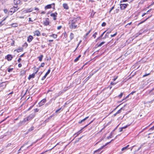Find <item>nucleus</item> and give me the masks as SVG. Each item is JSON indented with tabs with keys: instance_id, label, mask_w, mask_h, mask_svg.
Returning a JSON list of instances; mask_svg holds the SVG:
<instances>
[{
	"instance_id": "obj_1",
	"label": "nucleus",
	"mask_w": 154,
	"mask_h": 154,
	"mask_svg": "<svg viewBox=\"0 0 154 154\" xmlns=\"http://www.w3.org/2000/svg\"><path fill=\"white\" fill-rule=\"evenodd\" d=\"M80 19V17L72 18L70 19L69 21V27L71 29H75L78 28L77 25V22Z\"/></svg>"
},
{
	"instance_id": "obj_2",
	"label": "nucleus",
	"mask_w": 154,
	"mask_h": 154,
	"mask_svg": "<svg viewBox=\"0 0 154 154\" xmlns=\"http://www.w3.org/2000/svg\"><path fill=\"white\" fill-rule=\"evenodd\" d=\"M19 8H17L16 7L14 6V7L11 8L10 10V12L12 13V14L13 13L17 11Z\"/></svg>"
},
{
	"instance_id": "obj_3",
	"label": "nucleus",
	"mask_w": 154,
	"mask_h": 154,
	"mask_svg": "<svg viewBox=\"0 0 154 154\" xmlns=\"http://www.w3.org/2000/svg\"><path fill=\"white\" fill-rule=\"evenodd\" d=\"M27 119V118H25L22 121L20 122L19 123H18V126H20L24 124H25V122L26 121H29Z\"/></svg>"
},
{
	"instance_id": "obj_4",
	"label": "nucleus",
	"mask_w": 154,
	"mask_h": 154,
	"mask_svg": "<svg viewBox=\"0 0 154 154\" xmlns=\"http://www.w3.org/2000/svg\"><path fill=\"white\" fill-rule=\"evenodd\" d=\"M46 99H42L40 102L38 103L39 106H41L43 105L46 102Z\"/></svg>"
},
{
	"instance_id": "obj_5",
	"label": "nucleus",
	"mask_w": 154,
	"mask_h": 154,
	"mask_svg": "<svg viewBox=\"0 0 154 154\" xmlns=\"http://www.w3.org/2000/svg\"><path fill=\"white\" fill-rule=\"evenodd\" d=\"M113 140L112 139V140L111 141L109 142H108V143H106V144L105 145H104L103 146H102V147H101L100 148H99V149H98L95 151L94 152V153H95L96 152H99L101 149H102L103 147L105 146H106V145H107V144H108L111 141Z\"/></svg>"
},
{
	"instance_id": "obj_6",
	"label": "nucleus",
	"mask_w": 154,
	"mask_h": 154,
	"mask_svg": "<svg viewBox=\"0 0 154 154\" xmlns=\"http://www.w3.org/2000/svg\"><path fill=\"white\" fill-rule=\"evenodd\" d=\"M128 4H120V8L121 9H124L127 6Z\"/></svg>"
},
{
	"instance_id": "obj_7",
	"label": "nucleus",
	"mask_w": 154,
	"mask_h": 154,
	"mask_svg": "<svg viewBox=\"0 0 154 154\" xmlns=\"http://www.w3.org/2000/svg\"><path fill=\"white\" fill-rule=\"evenodd\" d=\"M35 116V114H32L27 117V118L30 121L33 119L34 117Z\"/></svg>"
},
{
	"instance_id": "obj_8",
	"label": "nucleus",
	"mask_w": 154,
	"mask_h": 154,
	"mask_svg": "<svg viewBox=\"0 0 154 154\" xmlns=\"http://www.w3.org/2000/svg\"><path fill=\"white\" fill-rule=\"evenodd\" d=\"M57 12H55L54 13H52L51 14L50 16L51 17H54L53 19L54 20H56V17H57Z\"/></svg>"
},
{
	"instance_id": "obj_9",
	"label": "nucleus",
	"mask_w": 154,
	"mask_h": 154,
	"mask_svg": "<svg viewBox=\"0 0 154 154\" xmlns=\"http://www.w3.org/2000/svg\"><path fill=\"white\" fill-rule=\"evenodd\" d=\"M48 20V19L47 18L44 21V24L45 26H48L49 25V23Z\"/></svg>"
},
{
	"instance_id": "obj_10",
	"label": "nucleus",
	"mask_w": 154,
	"mask_h": 154,
	"mask_svg": "<svg viewBox=\"0 0 154 154\" xmlns=\"http://www.w3.org/2000/svg\"><path fill=\"white\" fill-rule=\"evenodd\" d=\"M52 5H53V7H54V3H53V4H50V5H46L45 7V9H49V8H51V7H52Z\"/></svg>"
},
{
	"instance_id": "obj_11",
	"label": "nucleus",
	"mask_w": 154,
	"mask_h": 154,
	"mask_svg": "<svg viewBox=\"0 0 154 154\" xmlns=\"http://www.w3.org/2000/svg\"><path fill=\"white\" fill-rule=\"evenodd\" d=\"M32 11V10L31 9V8L28 9L26 10H24L22 12V14H23L24 13L29 12Z\"/></svg>"
},
{
	"instance_id": "obj_12",
	"label": "nucleus",
	"mask_w": 154,
	"mask_h": 154,
	"mask_svg": "<svg viewBox=\"0 0 154 154\" xmlns=\"http://www.w3.org/2000/svg\"><path fill=\"white\" fill-rule=\"evenodd\" d=\"M33 39V37L31 35H30L28 38L27 41L28 42H30L32 41V40Z\"/></svg>"
},
{
	"instance_id": "obj_13",
	"label": "nucleus",
	"mask_w": 154,
	"mask_h": 154,
	"mask_svg": "<svg viewBox=\"0 0 154 154\" xmlns=\"http://www.w3.org/2000/svg\"><path fill=\"white\" fill-rule=\"evenodd\" d=\"M6 58L8 61H10L12 60V57L11 55H8L7 56Z\"/></svg>"
},
{
	"instance_id": "obj_14",
	"label": "nucleus",
	"mask_w": 154,
	"mask_h": 154,
	"mask_svg": "<svg viewBox=\"0 0 154 154\" xmlns=\"http://www.w3.org/2000/svg\"><path fill=\"white\" fill-rule=\"evenodd\" d=\"M40 35V33L37 30L35 31L34 32V35H36L37 36H39Z\"/></svg>"
},
{
	"instance_id": "obj_15",
	"label": "nucleus",
	"mask_w": 154,
	"mask_h": 154,
	"mask_svg": "<svg viewBox=\"0 0 154 154\" xmlns=\"http://www.w3.org/2000/svg\"><path fill=\"white\" fill-rule=\"evenodd\" d=\"M63 7L66 9H68L69 8L67 4L66 3H64L63 4Z\"/></svg>"
},
{
	"instance_id": "obj_16",
	"label": "nucleus",
	"mask_w": 154,
	"mask_h": 154,
	"mask_svg": "<svg viewBox=\"0 0 154 154\" xmlns=\"http://www.w3.org/2000/svg\"><path fill=\"white\" fill-rule=\"evenodd\" d=\"M20 0H14V3L15 5H17L20 4Z\"/></svg>"
},
{
	"instance_id": "obj_17",
	"label": "nucleus",
	"mask_w": 154,
	"mask_h": 154,
	"mask_svg": "<svg viewBox=\"0 0 154 154\" xmlns=\"http://www.w3.org/2000/svg\"><path fill=\"white\" fill-rule=\"evenodd\" d=\"M23 48H20L17 49L16 50L18 52H20L23 50Z\"/></svg>"
},
{
	"instance_id": "obj_18",
	"label": "nucleus",
	"mask_w": 154,
	"mask_h": 154,
	"mask_svg": "<svg viewBox=\"0 0 154 154\" xmlns=\"http://www.w3.org/2000/svg\"><path fill=\"white\" fill-rule=\"evenodd\" d=\"M38 70L35 73H33L32 74L30 75V76H31V77H32V78H34L35 77V74H36L37 73V72H38Z\"/></svg>"
},
{
	"instance_id": "obj_19",
	"label": "nucleus",
	"mask_w": 154,
	"mask_h": 154,
	"mask_svg": "<svg viewBox=\"0 0 154 154\" xmlns=\"http://www.w3.org/2000/svg\"><path fill=\"white\" fill-rule=\"evenodd\" d=\"M88 117H89L88 116L86 117L84 119H83L81 121L79 122V124L81 123L82 122L84 121H85L88 118Z\"/></svg>"
},
{
	"instance_id": "obj_20",
	"label": "nucleus",
	"mask_w": 154,
	"mask_h": 154,
	"mask_svg": "<svg viewBox=\"0 0 154 154\" xmlns=\"http://www.w3.org/2000/svg\"><path fill=\"white\" fill-rule=\"evenodd\" d=\"M74 37V35L72 33H70V38L71 40H72Z\"/></svg>"
},
{
	"instance_id": "obj_21",
	"label": "nucleus",
	"mask_w": 154,
	"mask_h": 154,
	"mask_svg": "<svg viewBox=\"0 0 154 154\" xmlns=\"http://www.w3.org/2000/svg\"><path fill=\"white\" fill-rule=\"evenodd\" d=\"M43 57V55H41V56H39L38 57V58L39 59V60L40 61H42Z\"/></svg>"
},
{
	"instance_id": "obj_22",
	"label": "nucleus",
	"mask_w": 154,
	"mask_h": 154,
	"mask_svg": "<svg viewBox=\"0 0 154 154\" xmlns=\"http://www.w3.org/2000/svg\"><path fill=\"white\" fill-rule=\"evenodd\" d=\"M81 55H79L78 57H77L74 60L75 62H76L79 59V58L81 57Z\"/></svg>"
},
{
	"instance_id": "obj_23",
	"label": "nucleus",
	"mask_w": 154,
	"mask_h": 154,
	"mask_svg": "<svg viewBox=\"0 0 154 154\" xmlns=\"http://www.w3.org/2000/svg\"><path fill=\"white\" fill-rule=\"evenodd\" d=\"M127 126H128L126 125L125 127H122L121 128H120L119 129V131L121 132L122 131L123 129H125V128H126L127 127Z\"/></svg>"
},
{
	"instance_id": "obj_24",
	"label": "nucleus",
	"mask_w": 154,
	"mask_h": 154,
	"mask_svg": "<svg viewBox=\"0 0 154 154\" xmlns=\"http://www.w3.org/2000/svg\"><path fill=\"white\" fill-rule=\"evenodd\" d=\"M50 37H53L54 38H56L57 37V35L56 34H53L52 35H50Z\"/></svg>"
},
{
	"instance_id": "obj_25",
	"label": "nucleus",
	"mask_w": 154,
	"mask_h": 154,
	"mask_svg": "<svg viewBox=\"0 0 154 154\" xmlns=\"http://www.w3.org/2000/svg\"><path fill=\"white\" fill-rule=\"evenodd\" d=\"M129 146V145H128L127 146H126L125 147H123L122 149V151H123L124 150L127 149V148Z\"/></svg>"
},
{
	"instance_id": "obj_26",
	"label": "nucleus",
	"mask_w": 154,
	"mask_h": 154,
	"mask_svg": "<svg viewBox=\"0 0 154 154\" xmlns=\"http://www.w3.org/2000/svg\"><path fill=\"white\" fill-rule=\"evenodd\" d=\"M18 26V24L17 23H13L12 24V26L14 27H16L17 26Z\"/></svg>"
},
{
	"instance_id": "obj_27",
	"label": "nucleus",
	"mask_w": 154,
	"mask_h": 154,
	"mask_svg": "<svg viewBox=\"0 0 154 154\" xmlns=\"http://www.w3.org/2000/svg\"><path fill=\"white\" fill-rule=\"evenodd\" d=\"M92 29H91L86 34V35L85 37V38H87V36L89 34V33L91 32V31Z\"/></svg>"
},
{
	"instance_id": "obj_28",
	"label": "nucleus",
	"mask_w": 154,
	"mask_h": 154,
	"mask_svg": "<svg viewBox=\"0 0 154 154\" xmlns=\"http://www.w3.org/2000/svg\"><path fill=\"white\" fill-rule=\"evenodd\" d=\"M108 37H109L108 34H107V33H106V35H105V36L103 38V39H105L106 38H108Z\"/></svg>"
},
{
	"instance_id": "obj_29",
	"label": "nucleus",
	"mask_w": 154,
	"mask_h": 154,
	"mask_svg": "<svg viewBox=\"0 0 154 154\" xmlns=\"http://www.w3.org/2000/svg\"><path fill=\"white\" fill-rule=\"evenodd\" d=\"M106 31H105V32H103L102 34L101 35H100V36L97 38V39H99V38H101L102 37V36H103V35L106 32Z\"/></svg>"
},
{
	"instance_id": "obj_30",
	"label": "nucleus",
	"mask_w": 154,
	"mask_h": 154,
	"mask_svg": "<svg viewBox=\"0 0 154 154\" xmlns=\"http://www.w3.org/2000/svg\"><path fill=\"white\" fill-rule=\"evenodd\" d=\"M105 43V42H101L100 44H99V45H98V47H100L101 46L103 45L104 43Z\"/></svg>"
},
{
	"instance_id": "obj_31",
	"label": "nucleus",
	"mask_w": 154,
	"mask_h": 154,
	"mask_svg": "<svg viewBox=\"0 0 154 154\" xmlns=\"http://www.w3.org/2000/svg\"><path fill=\"white\" fill-rule=\"evenodd\" d=\"M34 129V127H32L29 130V131H31Z\"/></svg>"
},
{
	"instance_id": "obj_32",
	"label": "nucleus",
	"mask_w": 154,
	"mask_h": 154,
	"mask_svg": "<svg viewBox=\"0 0 154 154\" xmlns=\"http://www.w3.org/2000/svg\"><path fill=\"white\" fill-rule=\"evenodd\" d=\"M3 21L0 22V27L2 26L3 25L4 23H3Z\"/></svg>"
},
{
	"instance_id": "obj_33",
	"label": "nucleus",
	"mask_w": 154,
	"mask_h": 154,
	"mask_svg": "<svg viewBox=\"0 0 154 154\" xmlns=\"http://www.w3.org/2000/svg\"><path fill=\"white\" fill-rule=\"evenodd\" d=\"M97 34V32H95L93 35L92 36L94 37V38H95L96 37V35Z\"/></svg>"
},
{
	"instance_id": "obj_34",
	"label": "nucleus",
	"mask_w": 154,
	"mask_h": 154,
	"mask_svg": "<svg viewBox=\"0 0 154 154\" xmlns=\"http://www.w3.org/2000/svg\"><path fill=\"white\" fill-rule=\"evenodd\" d=\"M50 69H48V71L45 74L46 75H47L50 73Z\"/></svg>"
},
{
	"instance_id": "obj_35",
	"label": "nucleus",
	"mask_w": 154,
	"mask_h": 154,
	"mask_svg": "<svg viewBox=\"0 0 154 154\" xmlns=\"http://www.w3.org/2000/svg\"><path fill=\"white\" fill-rule=\"evenodd\" d=\"M13 69V68H10L8 69V72H11Z\"/></svg>"
},
{
	"instance_id": "obj_36",
	"label": "nucleus",
	"mask_w": 154,
	"mask_h": 154,
	"mask_svg": "<svg viewBox=\"0 0 154 154\" xmlns=\"http://www.w3.org/2000/svg\"><path fill=\"white\" fill-rule=\"evenodd\" d=\"M149 17H148L147 18L146 20H144L143 21H142L139 24H141L142 23H143L145 21L148 19Z\"/></svg>"
},
{
	"instance_id": "obj_37",
	"label": "nucleus",
	"mask_w": 154,
	"mask_h": 154,
	"mask_svg": "<svg viewBox=\"0 0 154 154\" xmlns=\"http://www.w3.org/2000/svg\"><path fill=\"white\" fill-rule=\"evenodd\" d=\"M122 108L120 109L119 110L116 112V114H119V113H120L121 112V109H122Z\"/></svg>"
},
{
	"instance_id": "obj_38",
	"label": "nucleus",
	"mask_w": 154,
	"mask_h": 154,
	"mask_svg": "<svg viewBox=\"0 0 154 154\" xmlns=\"http://www.w3.org/2000/svg\"><path fill=\"white\" fill-rule=\"evenodd\" d=\"M117 34V32H116L115 34H114L113 35H111V37H114L115 36L116 34Z\"/></svg>"
},
{
	"instance_id": "obj_39",
	"label": "nucleus",
	"mask_w": 154,
	"mask_h": 154,
	"mask_svg": "<svg viewBox=\"0 0 154 154\" xmlns=\"http://www.w3.org/2000/svg\"><path fill=\"white\" fill-rule=\"evenodd\" d=\"M106 25V23L105 22H103L102 24V26H104Z\"/></svg>"
},
{
	"instance_id": "obj_40",
	"label": "nucleus",
	"mask_w": 154,
	"mask_h": 154,
	"mask_svg": "<svg viewBox=\"0 0 154 154\" xmlns=\"http://www.w3.org/2000/svg\"><path fill=\"white\" fill-rule=\"evenodd\" d=\"M122 95H123V93H121L119 96H118V97L120 98L122 97Z\"/></svg>"
},
{
	"instance_id": "obj_41",
	"label": "nucleus",
	"mask_w": 154,
	"mask_h": 154,
	"mask_svg": "<svg viewBox=\"0 0 154 154\" xmlns=\"http://www.w3.org/2000/svg\"><path fill=\"white\" fill-rule=\"evenodd\" d=\"M47 75H46L45 74V75L42 78V80H44L46 77Z\"/></svg>"
},
{
	"instance_id": "obj_42",
	"label": "nucleus",
	"mask_w": 154,
	"mask_h": 154,
	"mask_svg": "<svg viewBox=\"0 0 154 154\" xmlns=\"http://www.w3.org/2000/svg\"><path fill=\"white\" fill-rule=\"evenodd\" d=\"M44 65H45V63H41L40 67H43L44 66Z\"/></svg>"
},
{
	"instance_id": "obj_43",
	"label": "nucleus",
	"mask_w": 154,
	"mask_h": 154,
	"mask_svg": "<svg viewBox=\"0 0 154 154\" xmlns=\"http://www.w3.org/2000/svg\"><path fill=\"white\" fill-rule=\"evenodd\" d=\"M38 109H37V108L35 109H34V112H38Z\"/></svg>"
},
{
	"instance_id": "obj_44",
	"label": "nucleus",
	"mask_w": 154,
	"mask_h": 154,
	"mask_svg": "<svg viewBox=\"0 0 154 154\" xmlns=\"http://www.w3.org/2000/svg\"><path fill=\"white\" fill-rule=\"evenodd\" d=\"M149 73H148L147 74H145L143 75V77H146L148 75H149Z\"/></svg>"
},
{
	"instance_id": "obj_45",
	"label": "nucleus",
	"mask_w": 154,
	"mask_h": 154,
	"mask_svg": "<svg viewBox=\"0 0 154 154\" xmlns=\"http://www.w3.org/2000/svg\"><path fill=\"white\" fill-rule=\"evenodd\" d=\"M8 10L7 9H4V12L5 13H7L8 12Z\"/></svg>"
},
{
	"instance_id": "obj_46",
	"label": "nucleus",
	"mask_w": 154,
	"mask_h": 154,
	"mask_svg": "<svg viewBox=\"0 0 154 154\" xmlns=\"http://www.w3.org/2000/svg\"><path fill=\"white\" fill-rule=\"evenodd\" d=\"M61 27H62L61 26H59L57 27V29H61Z\"/></svg>"
},
{
	"instance_id": "obj_47",
	"label": "nucleus",
	"mask_w": 154,
	"mask_h": 154,
	"mask_svg": "<svg viewBox=\"0 0 154 154\" xmlns=\"http://www.w3.org/2000/svg\"><path fill=\"white\" fill-rule=\"evenodd\" d=\"M112 137V135L111 134H110L109 137H107L108 139H109L111 138Z\"/></svg>"
},
{
	"instance_id": "obj_48",
	"label": "nucleus",
	"mask_w": 154,
	"mask_h": 154,
	"mask_svg": "<svg viewBox=\"0 0 154 154\" xmlns=\"http://www.w3.org/2000/svg\"><path fill=\"white\" fill-rule=\"evenodd\" d=\"M154 129V126H153L151 128H150L149 129V130H153V129Z\"/></svg>"
},
{
	"instance_id": "obj_49",
	"label": "nucleus",
	"mask_w": 154,
	"mask_h": 154,
	"mask_svg": "<svg viewBox=\"0 0 154 154\" xmlns=\"http://www.w3.org/2000/svg\"><path fill=\"white\" fill-rule=\"evenodd\" d=\"M111 32V30H108L107 31V32H106V33L107 34H109V33H110Z\"/></svg>"
},
{
	"instance_id": "obj_50",
	"label": "nucleus",
	"mask_w": 154,
	"mask_h": 154,
	"mask_svg": "<svg viewBox=\"0 0 154 154\" xmlns=\"http://www.w3.org/2000/svg\"><path fill=\"white\" fill-rule=\"evenodd\" d=\"M11 143H8L7 144V145L6 147L9 146H11Z\"/></svg>"
},
{
	"instance_id": "obj_51",
	"label": "nucleus",
	"mask_w": 154,
	"mask_h": 154,
	"mask_svg": "<svg viewBox=\"0 0 154 154\" xmlns=\"http://www.w3.org/2000/svg\"><path fill=\"white\" fill-rule=\"evenodd\" d=\"M116 84V83L111 82L110 84L112 85H114Z\"/></svg>"
},
{
	"instance_id": "obj_52",
	"label": "nucleus",
	"mask_w": 154,
	"mask_h": 154,
	"mask_svg": "<svg viewBox=\"0 0 154 154\" xmlns=\"http://www.w3.org/2000/svg\"><path fill=\"white\" fill-rule=\"evenodd\" d=\"M151 10H152V9H150L148 11H147L146 13V14H148V13L150 11H151Z\"/></svg>"
},
{
	"instance_id": "obj_53",
	"label": "nucleus",
	"mask_w": 154,
	"mask_h": 154,
	"mask_svg": "<svg viewBox=\"0 0 154 154\" xmlns=\"http://www.w3.org/2000/svg\"><path fill=\"white\" fill-rule=\"evenodd\" d=\"M135 91H132V92L130 94H133L134 93H135Z\"/></svg>"
},
{
	"instance_id": "obj_54",
	"label": "nucleus",
	"mask_w": 154,
	"mask_h": 154,
	"mask_svg": "<svg viewBox=\"0 0 154 154\" xmlns=\"http://www.w3.org/2000/svg\"><path fill=\"white\" fill-rule=\"evenodd\" d=\"M114 8V7H112L111 9H110V10L109 11V12H110Z\"/></svg>"
},
{
	"instance_id": "obj_55",
	"label": "nucleus",
	"mask_w": 154,
	"mask_h": 154,
	"mask_svg": "<svg viewBox=\"0 0 154 154\" xmlns=\"http://www.w3.org/2000/svg\"><path fill=\"white\" fill-rule=\"evenodd\" d=\"M81 41H80V42H79V43L78 44V45L77 46V47L76 48L75 50H76V49H77V48L78 47V46H79V44L80 43H81Z\"/></svg>"
},
{
	"instance_id": "obj_56",
	"label": "nucleus",
	"mask_w": 154,
	"mask_h": 154,
	"mask_svg": "<svg viewBox=\"0 0 154 154\" xmlns=\"http://www.w3.org/2000/svg\"><path fill=\"white\" fill-rule=\"evenodd\" d=\"M21 60V59L20 58H19V59L18 60V62L20 63V62Z\"/></svg>"
},
{
	"instance_id": "obj_57",
	"label": "nucleus",
	"mask_w": 154,
	"mask_h": 154,
	"mask_svg": "<svg viewBox=\"0 0 154 154\" xmlns=\"http://www.w3.org/2000/svg\"><path fill=\"white\" fill-rule=\"evenodd\" d=\"M18 66L19 67H20L22 66V64L21 63H19L18 64Z\"/></svg>"
},
{
	"instance_id": "obj_58",
	"label": "nucleus",
	"mask_w": 154,
	"mask_h": 154,
	"mask_svg": "<svg viewBox=\"0 0 154 154\" xmlns=\"http://www.w3.org/2000/svg\"><path fill=\"white\" fill-rule=\"evenodd\" d=\"M29 21H31L32 22H33V21L31 20V18H29Z\"/></svg>"
},
{
	"instance_id": "obj_59",
	"label": "nucleus",
	"mask_w": 154,
	"mask_h": 154,
	"mask_svg": "<svg viewBox=\"0 0 154 154\" xmlns=\"http://www.w3.org/2000/svg\"><path fill=\"white\" fill-rule=\"evenodd\" d=\"M141 33H142V32H139V34L137 33V36L138 35L141 34Z\"/></svg>"
},
{
	"instance_id": "obj_60",
	"label": "nucleus",
	"mask_w": 154,
	"mask_h": 154,
	"mask_svg": "<svg viewBox=\"0 0 154 154\" xmlns=\"http://www.w3.org/2000/svg\"><path fill=\"white\" fill-rule=\"evenodd\" d=\"M82 130V129L80 130V131H79V132H77L78 134H79L81 132V131Z\"/></svg>"
},
{
	"instance_id": "obj_61",
	"label": "nucleus",
	"mask_w": 154,
	"mask_h": 154,
	"mask_svg": "<svg viewBox=\"0 0 154 154\" xmlns=\"http://www.w3.org/2000/svg\"><path fill=\"white\" fill-rule=\"evenodd\" d=\"M132 23L131 22L129 23H128V24H127L126 25V26H127L128 25H130Z\"/></svg>"
},
{
	"instance_id": "obj_62",
	"label": "nucleus",
	"mask_w": 154,
	"mask_h": 154,
	"mask_svg": "<svg viewBox=\"0 0 154 154\" xmlns=\"http://www.w3.org/2000/svg\"><path fill=\"white\" fill-rule=\"evenodd\" d=\"M31 78L32 77H31V76H30V75H29V77L28 78V79L30 80Z\"/></svg>"
},
{
	"instance_id": "obj_63",
	"label": "nucleus",
	"mask_w": 154,
	"mask_h": 154,
	"mask_svg": "<svg viewBox=\"0 0 154 154\" xmlns=\"http://www.w3.org/2000/svg\"><path fill=\"white\" fill-rule=\"evenodd\" d=\"M31 78L32 77H31V76H30V75H29V77L28 78V79L30 80Z\"/></svg>"
},
{
	"instance_id": "obj_64",
	"label": "nucleus",
	"mask_w": 154,
	"mask_h": 154,
	"mask_svg": "<svg viewBox=\"0 0 154 154\" xmlns=\"http://www.w3.org/2000/svg\"><path fill=\"white\" fill-rule=\"evenodd\" d=\"M146 14V13H144L142 15V17L144 16L145 14Z\"/></svg>"
}]
</instances>
